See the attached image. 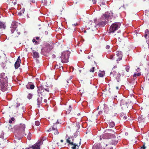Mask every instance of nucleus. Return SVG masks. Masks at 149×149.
<instances>
[{"label": "nucleus", "instance_id": "f257e3e1", "mask_svg": "<svg viewBox=\"0 0 149 149\" xmlns=\"http://www.w3.org/2000/svg\"><path fill=\"white\" fill-rule=\"evenodd\" d=\"M52 88V86L51 85L48 86L41 85L38 87L37 95L38 97L37 99V105L38 107H40L42 101V98L40 96L44 97L48 95L51 92Z\"/></svg>", "mask_w": 149, "mask_h": 149}, {"label": "nucleus", "instance_id": "f03ea898", "mask_svg": "<svg viewBox=\"0 0 149 149\" xmlns=\"http://www.w3.org/2000/svg\"><path fill=\"white\" fill-rule=\"evenodd\" d=\"M110 13H106L104 14H103V15L101 16L100 20L102 21V22H99L98 23V24L100 26H104L106 24L109 23L111 22L110 19H111V14Z\"/></svg>", "mask_w": 149, "mask_h": 149}, {"label": "nucleus", "instance_id": "7ed1b4c3", "mask_svg": "<svg viewBox=\"0 0 149 149\" xmlns=\"http://www.w3.org/2000/svg\"><path fill=\"white\" fill-rule=\"evenodd\" d=\"M26 128V126L25 124L21 123L18 125H15L14 127V129L18 133L20 136H26L27 134L25 133V130Z\"/></svg>", "mask_w": 149, "mask_h": 149}, {"label": "nucleus", "instance_id": "20e7f679", "mask_svg": "<svg viewBox=\"0 0 149 149\" xmlns=\"http://www.w3.org/2000/svg\"><path fill=\"white\" fill-rule=\"evenodd\" d=\"M19 24L20 25V24L15 21H14L12 22L11 26V31L12 33H14V34L12 36L15 37H18V35L20 34V32L19 31H18L17 29L16 31H15V30L17 28Z\"/></svg>", "mask_w": 149, "mask_h": 149}, {"label": "nucleus", "instance_id": "39448f33", "mask_svg": "<svg viewBox=\"0 0 149 149\" xmlns=\"http://www.w3.org/2000/svg\"><path fill=\"white\" fill-rule=\"evenodd\" d=\"M123 56L122 53L121 51H117L115 55H111L109 58L110 59L116 61L117 63H119V61L122 59Z\"/></svg>", "mask_w": 149, "mask_h": 149}, {"label": "nucleus", "instance_id": "423d86ee", "mask_svg": "<svg viewBox=\"0 0 149 149\" xmlns=\"http://www.w3.org/2000/svg\"><path fill=\"white\" fill-rule=\"evenodd\" d=\"M110 76L112 77L115 78L117 80V81L119 82L120 74L115 68H113L110 73Z\"/></svg>", "mask_w": 149, "mask_h": 149}, {"label": "nucleus", "instance_id": "0eeeda50", "mask_svg": "<svg viewBox=\"0 0 149 149\" xmlns=\"http://www.w3.org/2000/svg\"><path fill=\"white\" fill-rule=\"evenodd\" d=\"M69 55V54L68 52L62 53L61 56L60 57L61 62L63 63H67L68 61Z\"/></svg>", "mask_w": 149, "mask_h": 149}, {"label": "nucleus", "instance_id": "6e6552de", "mask_svg": "<svg viewBox=\"0 0 149 149\" xmlns=\"http://www.w3.org/2000/svg\"><path fill=\"white\" fill-rule=\"evenodd\" d=\"M22 108V107L20 106V104L17 103L15 104L14 105H13L11 107H10V108L11 109L12 112L14 113H17L18 112V110L22 111L21 110Z\"/></svg>", "mask_w": 149, "mask_h": 149}, {"label": "nucleus", "instance_id": "1a4fd4ad", "mask_svg": "<svg viewBox=\"0 0 149 149\" xmlns=\"http://www.w3.org/2000/svg\"><path fill=\"white\" fill-rule=\"evenodd\" d=\"M120 23L119 22H115L110 27V33L114 32L120 27Z\"/></svg>", "mask_w": 149, "mask_h": 149}, {"label": "nucleus", "instance_id": "9d476101", "mask_svg": "<svg viewBox=\"0 0 149 149\" xmlns=\"http://www.w3.org/2000/svg\"><path fill=\"white\" fill-rule=\"evenodd\" d=\"M1 83L0 84V89L2 91L4 92L7 90V81H0Z\"/></svg>", "mask_w": 149, "mask_h": 149}, {"label": "nucleus", "instance_id": "9b49d317", "mask_svg": "<svg viewBox=\"0 0 149 149\" xmlns=\"http://www.w3.org/2000/svg\"><path fill=\"white\" fill-rule=\"evenodd\" d=\"M56 124H54L53 126L52 127L50 128L47 131L48 132H52V133L54 134L55 135H57L58 134V132L57 129V128L55 126Z\"/></svg>", "mask_w": 149, "mask_h": 149}, {"label": "nucleus", "instance_id": "f8f14e48", "mask_svg": "<svg viewBox=\"0 0 149 149\" xmlns=\"http://www.w3.org/2000/svg\"><path fill=\"white\" fill-rule=\"evenodd\" d=\"M41 141L36 143L31 147L26 148L25 149H40V145Z\"/></svg>", "mask_w": 149, "mask_h": 149}, {"label": "nucleus", "instance_id": "ddd939ff", "mask_svg": "<svg viewBox=\"0 0 149 149\" xmlns=\"http://www.w3.org/2000/svg\"><path fill=\"white\" fill-rule=\"evenodd\" d=\"M7 80L6 75L4 73H1L0 75V81H7Z\"/></svg>", "mask_w": 149, "mask_h": 149}, {"label": "nucleus", "instance_id": "4468645a", "mask_svg": "<svg viewBox=\"0 0 149 149\" xmlns=\"http://www.w3.org/2000/svg\"><path fill=\"white\" fill-rule=\"evenodd\" d=\"M36 15V13L33 11L29 10L28 12L27 15V17L28 18H33Z\"/></svg>", "mask_w": 149, "mask_h": 149}, {"label": "nucleus", "instance_id": "2eb2a0df", "mask_svg": "<svg viewBox=\"0 0 149 149\" xmlns=\"http://www.w3.org/2000/svg\"><path fill=\"white\" fill-rule=\"evenodd\" d=\"M74 140V138L73 136L68 137L66 139V142L69 145L72 146L73 145V141Z\"/></svg>", "mask_w": 149, "mask_h": 149}, {"label": "nucleus", "instance_id": "dca6fc26", "mask_svg": "<svg viewBox=\"0 0 149 149\" xmlns=\"http://www.w3.org/2000/svg\"><path fill=\"white\" fill-rule=\"evenodd\" d=\"M117 143V141H115L114 142H112L110 144H106L104 147V149H113V147L111 146V144H116Z\"/></svg>", "mask_w": 149, "mask_h": 149}, {"label": "nucleus", "instance_id": "f3484780", "mask_svg": "<svg viewBox=\"0 0 149 149\" xmlns=\"http://www.w3.org/2000/svg\"><path fill=\"white\" fill-rule=\"evenodd\" d=\"M21 63V59L19 56L15 64V69H17Z\"/></svg>", "mask_w": 149, "mask_h": 149}, {"label": "nucleus", "instance_id": "a211bd4d", "mask_svg": "<svg viewBox=\"0 0 149 149\" xmlns=\"http://www.w3.org/2000/svg\"><path fill=\"white\" fill-rule=\"evenodd\" d=\"M111 134H112L107 132L103 134V137L105 139H108L111 138Z\"/></svg>", "mask_w": 149, "mask_h": 149}, {"label": "nucleus", "instance_id": "6ab92c4d", "mask_svg": "<svg viewBox=\"0 0 149 149\" xmlns=\"http://www.w3.org/2000/svg\"><path fill=\"white\" fill-rule=\"evenodd\" d=\"M46 48H48V49L45 50V52H48L52 50V47L49 44H47L46 45L45 47H44V49H46Z\"/></svg>", "mask_w": 149, "mask_h": 149}, {"label": "nucleus", "instance_id": "aec40b11", "mask_svg": "<svg viewBox=\"0 0 149 149\" xmlns=\"http://www.w3.org/2000/svg\"><path fill=\"white\" fill-rule=\"evenodd\" d=\"M77 25V23H75L74 24H72V25L71 26H70V27H69L68 29V31H70L71 28L72 29V31H74L75 29V27Z\"/></svg>", "mask_w": 149, "mask_h": 149}, {"label": "nucleus", "instance_id": "412c9836", "mask_svg": "<svg viewBox=\"0 0 149 149\" xmlns=\"http://www.w3.org/2000/svg\"><path fill=\"white\" fill-rule=\"evenodd\" d=\"M32 53L33 54V57L34 58H38L39 57V54L38 53L35 51L33 50L32 51Z\"/></svg>", "mask_w": 149, "mask_h": 149}, {"label": "nucleus", "instance_id": "4be33fe9", "mask_svg": "<svg viewBox=\"0 0 149 149\" xmlns=\"http://www.w3.org/2000/svg\"><path fill=\"white\" fill-rule=\"evenodd\" d=\"M120 105L122 108H125L126 107H127V104L125 102H124V100H122L120 101Z\"/></svg>", "mask_w": 149, "mask_h": 149}, {"label": "nucleus", "instance_id": "5701e85b", "mask_svg": "<svg viewBox=\"0 0 149 149\" xmlns=\"http://www.w3.org/2000/svg\"><path fill=\"white\" fill-rule=\"evenodd\" d=\"M79 140L80 141L79 145H78V144H76L75 143H73V146L72 147V149H78V148L79 146H80L81 144V139H80Z\"/></svg>", "mask_w": 149, "mask_h": 149}, {"label": "nucleus", "instance_id": "b1692460", "mask_svg": "<svg viewBox=\"0 0 149 149\" xmlns=\"http://www.w3.org/2000/svg\"><path fill=\"white\" fill-rule=\"evenodd\" d=\"M26 87L29 89L30 88L31 89H33L34 88L35 86L33 84H29L28 85H27L26 86Z\"/></svg>", "mask_w": 149, "mask_h": 149}, {"label": "nucleus", "instance_id": "393cba45", "mask_svg": "<svg viewBox=\"0 0 149 149\" xmlns=\"http://www.w3.org/2000/svg\"><path fill=\"white\" fill-rule=\"evenodd\" d=\"M141 75V73L140 72L138 73L137 74H134L133 75V80H134L137 76H139Z\"/></svg>", "mask_w": 149, "mask_h": 149}, {"label": "nucleus", "instance_id": "a878e982", "mask_svg": "<svg viewBox=\"0 0 149 149\" xmlns=\"http://www.w3.org/2000/svg\"><path fill=\"white\" fill-rule=\"evenodd\" d=\"M27 133L28 134V135L27 136V138L28 140H30L31 139V134L30 133V132L29 131H27Z\"/></svg>", "mask_w": 149, "mask_h": 149}, {"label": "nucleus", "instance_id": "bb28decb", "mask_svg": "<svg viewBox=\"0 0 149 149\" xmlns=\"http://www.w3.org/2000/svg\"><path fill=\"white\" fill-rule=\"evenodd\" d=\"M5 24L3 22L0 21V28H3L5 29Z\"/></svg>", "mask_w": 149, "mask_h": 149}, {"label": "nucleus", "instance_id": "cd10ccee", "mask_svg": "<svg viewBox=\"0 0 149 149\" xmlns=\"http://www.w3.org/2000/svg\"><path fill=\"white\" fill-rule=\"evenodd\" d=\"M105 74L104 71H102L101 72L98 74V76L100 77H103Z\"/></svg>", "mask_w": 149, "mask_h": 149}, {"label": "nucleus", "instance_id": "c85d7f7f", "mask_svg": "<svg viewBox=\"0 0 149 149\" xmlns=\"http://www.w3.org/2000/svg\"><path fill=\"white\" fill-rule=\"evenodd\" d=\"M109 126L111 127H114L115 126V123L113 122H111L109 123Z\"/></svg>", "mask_w": 149, "mask_h": 149}, {"label": "nucleus", "instance_id": "c756f323", "mask_svg": "<svg viewBox=\"0 0 149 149\" xmlns=\"http://www.w3.org/2000/svg\"><path fill=\"white\" fill-rule=\"evenodd\" d=\"M105 132H108L111 133V134H113V133H114V131L113 130H112L110 129L106 130Z\"/></svg>", "mask_w": 149, "mask_h": 149}, {"label": "nucleus", "instance_id": "7c9ffc66", "mask_svg": "<svg viewBox=\"0 0 149 149\" xmlns=\"http://www.w3.org/2000/svg\"><path fill=\"white\" fill-rule=\"evenodd\" d=\"M125 69L126 70V71L127 72H128L130 71V66L125 65Z\"/></svg>", "mask_w": 149, "mask_h": 149}, {"label": "nucleus", "instance_id": "2f4dec72", "mask_svg": "<svg viewBox=\"0 0 149 149\" xmlns=\"http://www.w3.org/2000/svg\"><path fill=\"white\" fill-rule=\"evenodd\" d=\"M42 1L43 5L46 6L47 5V0H42Z\"/></svg>", "mask_w": 149, "mask_h": 149}, {"label": "nucleus", "instance_id": "473e14b6", "mask_svg": "<svg viewBox=\"0 0 149 149\" xmlns=\"http://www.w3.org/2000/svg\"><path fill=\"white\" fill-rule=\"evenodd\" d=\"M32 96H33V95L32 94H31V93H29L27 96V98L28 99L30 100V99H31L32 98Z\"/></svg>", "mask_w": 149, "mask_h": 149}, {"label": "nucleus", "instance_id": "72a5a7b5", "mask_svg": "<svg viewBox=\"0 0 149 149\" xmlns=\"http://www.w3.org/2000/svg\"><path fill=\"white\" fill-rule=\"evenodd\" d=\"M61 68L62 69L63 68V67L60 65H56L55 67V68L56 69H59Z\"/></svg>", "mask_w": 149, "mask_h": 149}, {"label": "nucleus", "instance_id": "f704fd0d", "mask_svg": "<svg viewBox=\"0 0 149 149\" xmlns=\"http://www.w3.org/2000/svg\"><path fill=\"white\" fill-rule=\"evenodd\" d=\"M95 71V67H92L90 70V72H94Z\"/></svg>", "mask_w": 149, "mask_h": 149}, {"label": "nucleus", "instance_id": "c9c22d12", "mask_svg": "<svg viewBox=\"0 0 149 149\" xmlns=\"http://www.w3.org/2000/svg\"><path fill=\"white\" fill-rule=\"evenodd\" d=\"M35 124L36 126H38L40 125V122L38 121H36L35 122Z\"/></svg>", "mask_w": 149, "mask_h": 149}, {"label": "nucleus", "instance_id": "e433bc0d", "mask_svg": "<svg viewBox=\"0 0 149 149\" xmlns=\"http://www.w3.org/2000/svg\"><path fill=\"white\" fill-rule=\"evenodd\" d=\"M142 116H139L138 118V120L139 121H141L142 120H143V119L142 118Z\"/></svg>", "mask_w": 149, "mask_h": 149}, {"label": "nucleus", "instance_id": "4c0bfd02", "mask_svg": "<svg viewBox=\"0 0 149 149\" xmlns=\"http://www.w3.org/2000/svg\"><path fill=\"white\" fill-rule=\"evenodd\" d=\"M71 110H72V108H71V107L70 106L69 107L68 109V111L69 112H70L71 111Z\"/></svg>", "mask_w": 149, "mask_h": 149}, {"label": "nucleus", "instance_id": "58836bf2", "mask_svg": "<svg viewBox=\"0 0 149 149\" xmlns=\"http://www.w3.org/2000/svg\"><path fill=\"white\" fill-rule=\"evenodd\" d=\"M60 122H61V120L60 119H58V120H57V122L55 124H59L60 123H61Z\"/></svg>", "mask_w": 149, "mask_h": 149}, {"label": "nucleus", "instance_id": "ea45409f", "mask_svg": "<svg viewBox=\"0 0 149 149\" xmlns=\"http://www.w3.org/2000/svg\"><path fill=\"white\" fill-rule=\"evenodd\" d=\"M71 79H72V77H70L69 78V79H68L66 81H67V83H69V81H70Z\"/></svg>", "mask_w": 149, "mask_h": 149}, {"label": "nucleus", "instance_id": "a19ab883", "mask_svg": "<svg viewBox=\"0 0 149 149\" xmlns=\"http://www.w3.org/2000/svg\"><path fill=\"white\" fill-rule=\"evenodd\" d=\"M105 2H102V4H100V5L101 6H102L103 5H105Z\"/></svg>", "mask_w": 149, "mask_h": 149}, {"label": "nucleus", "instance_id": "79ce46f5", "mask_svg": "<svg viewBox=\"0 0 149 149\" xmlns=\"http://www.w3.org/2000/svg\"><path fill=\"white\" fill-rule=\"evenodd\" d=\"M146 147L144 145H143V146L141 148V149H145Z\"/></svg>", "mask_w": 149, "mask_h": 149}, {"label": "nucleus", "instance_id": "37998d69", "mask_svg": "<svg viewBox=\"0 0 149 149\" xmlns=\"http://www.w3.org/2000/svg\"><path fill=\"white\" fill-rule=\"evenodd\" d=\"M92 57H93V56H91V57L89 56H88V58L89 59H92Z\"/></svg>", "mask_w": 149, "mask_h": 149}, {"label": "nucleus", "instance_id": "c03bdc74", "mask_svg": "<svg viewBox=\"0 0 149 149\" xmlns=\"http://www.w3.org/2000/svg\"><path fill=\"white\" fill-rule=\"evenodd\" d=\"M106 48L107 49H108L110 48V46L109 45H107L106 46Z\"/></svg>", "mask_w": 149, "mask_h": 149}, {"label": "nucleus", "instance_id": "a18cd8bd", "mask_svg": "<svg viewBox=\"0 0 149 149\" xmlns=\"http://www.w3.org/2000/svg\"><path fill=\"white\" fill-rule=\"evenodd\" d=\"M32 41L33 42H35V43H37V41H36V40L35 39H33L32 40Z\"/></svg>", "mask_w": 149, "mask_h": 149}, {"label": "nucleus", "instance_id": "49530a36", "mask_svg": "<svg viewBox=\"0 0 149 149\" xmlns=\"http://www.w3.org/2000/svg\"><path fill=\"white\" fill-rule=\"evenodd\" d=\"M137 72H139L140 70V69L139 68H138L136 70Z\"/></svg>", "mask_w": 149, "mask_h": 149}, {"label": "nucleus", "instance_id": "de8ad7c7", "mask_svg": "<svg viewBox=\"0 0 149 149\" xmlns=\"http://www.w3.org/2000/svg\"><path fill=\"white\" fill-rule=\"evenodd\" d=\"M15 120V118L13 117H12L11 118V120L12 121H13Z\"/></svg>", "mask_w": 149, "mask_h": 149}, {"label": "nucleus", "instance_id": "09e8293b", "mask_svg": "<svg viewBox=\"0 0 149 149\" xmlns=\"http://www.w3.org/2000/svg\"><path fill=\"white\" fill-rule=\"evenodd\" d=\"M118 40L119 41H121L122 39L120 38V37H118Z\"/></svg>", "mask_w": 149, "mask_h": 149}, {"label": "nucleus", "instance_id": "8fccbe9b", "mask_svg": "<svg viewBox=\"0 0 149 149\" xmlns=\"http://www.w3.org/2000/svg\"><path fill=\"white\" fill-rule=\"evenodd\" d=\"M93 4H95L96 3V1L95 0H94L93 1Z\"/></svg>", "mask_w": 149, "mask_h": 149}, {"label": "nucleus", "instance_id": "3c124183", "mask_svg": "<svg viewBox=\"0 0 149 149\" xmlns=\"http://www.w3.org/2000/svg\"><path fill=\"white\" fill-rule=\"evenodd\" d=\"M44 102H45V103H46L47 102V99H44Z\"/></svg>", "mask_w": 149, "mask_h": 149}, {"label": "nucleus", "instance_id": "603ef678", "mask_svg": "<svg viewBox=\"0 0 149 149\" xmlns=\"http://www.w3.org/2000/svg\"><path fill=\"white\" fill-rule=\"evenodd\" d=\"M47 49H48V48H46V49H44V47L43 48V49H42V50H44V51H45V50H47Z\"/></svg>", "mask_w": 149, "mask_h": 149}, {"label": "nucleus", "instance_id": "864d4df0", "mask_svg": "<svg viewBox=\"0 0 149 149\" xmlns=\"http://www.w3.org/2000/svg\"><path fill=\"white\" fill-rule=\"evenodd\" d=\"M47 49H48V48H46V49H44V47L43 48V49H42V50H44V51H45V50H47Z\"/></svg>", "mask_w": 149, "mask_h": 149}, {"label": "nucleus", "instance_id": "5fc2aeb1", "mask_svg": "<svg viewBox=\"0 0 149 149\" xmlns=\"http://www.w3.org/2000/svg\"><path fill=\"white\" fill-rule=\"evenodd\" d=\"M9 123H12V121L11 120H9Z\"/></svg>", "mask_w": 149, "mask_h": 149}, {"label": "nucleus", "instance_id": "6e6d98bb", "mask_svg": "<svg viewBox=\"0 0 149 149\" xmlns=\"http://www.w3.org/2000/svg\"><path fill=\"white\" fill-rule=\"evenodd\" d=\"M111 135H112V136L113 137H115V138H116V137H115V135L114 134H112Z\"/></svg>", "mask_w": 149, "mask_h": 149}, {"label": "nucleus", "instance_id": "4d7b16f0", "mask_svg": "<svg viewBox=\"0 0 149 149\" xmlns=\"http://www.w3.org/2000/svg\"><path fill=\"white\" fill-rule=\"evenodd\" d=\"M102 111H99V113H98V114H101V113H102Z\"/></svg>", "mask_w": 149, "mask_h": 149}, {"label": "nucleus", "instance_id": "13d9d810", "mask_svg": "<svg viewBox=\"0 0 149 149\" xmlns=\"http://www.w3.org/2000/svg\"><path fill=\"white\" fill-rule=\"evenodd\" d=\"M39 38V37H36V39L37 40H38Z\"/></svg>", "mask_w": 149, "mask_h": 149}, {"label": "nucleus", "instance_id": "bf43d9fd", "mask_svg": "<svg viewBox=\"0 0 149 149\" xmlns=\"http://www.w3.org/2000/svg\"><path fill=\"white\" fill-rule=\"evenodd\" d=\"M61 142H63V140H61Z\"/></svg>", "mask_w": 149, "mask_h": 149}, {"label": "nucleus", "instance_id": "052dcab7", "mask_svg": "<svg viewBox=\"0 0 149 149\" xmlns=\"http://www.w3.org/2000/svg\"><path fill=\"white\" fill-rule=\"evenodd\" d=\"M72 29L71 28L70 31H70V32H73V31H72Z\"/></svg>", "mask_w": 149, "mask_h": 149}, {"label": "nucleus", "instance_id": "680f3d73", "mask_svg": "<svg viewBox=\"0 0 149 149\" xmlns=\"http://www.w3.org/2000/svg\"><path fill=\"white\" fill-rule=\"evenodd\" d=\"M116 88L117 89H118V87H116Z\"/></svg>", "mask_w": 149, "mask_h": 149}, {"label": "nucleus", "instance_id": "e2e57ef3", "mask_svg": "<svg viewBox=\"0 0 149 149\" xmlns=\"http://www.w3.org/2000/svg\"><path fill=\"white\" fill-rule=\"evenodd\" d=\"M22 12H23V13H24V10H22Z\"/></svg>", "mask_w": 149, "mask_h": 149}, {"label": "nucleus", "instance_id": "0e129e2a", "mask_svg": "<svg viewBox=\"0 0 149 149\" xmlns=\"http://www.w3.org/2000/svg\"><path fill=\"white\" fill-rule=\"evenodd\" d=\"M126 134H127V135L128 134V133H127L126 134V133H125V135H126Z\"/></svg>", "mask_w": 149, "mask_h": 149}, {"label": "nucleus", "instance_id": "69168bd1", "mask_svg": "<svg viewBox=\"0 0 149 149\" xmlns=\"http://www.w3.org/2000/svg\"><path fill=\"white\" fill-rule=\"evenodd\" d=\"M126 134H127V135L128 134V133H127L126 134V133H125V135H126Z\"/></svg>", "mask_w": 149, "mask_h": 149}, {"label": "nucleus", "instance_id": "338daca9", "mask_svg": "<svg viewBox=\"0 0 149 149\" xmlns=\"http://www.w3.org/2000/svg\"><path fill=\"white\" fill-rule=\"evenodd\" d=\"M126 134H127V135L128 134V133H127L126 134V133H125V135H126Z\"/></svg>", "mask_w": 149, "mask_h": 149}, {"label": "nucleus", "instance_id": "774afa93", "mask_svg": "<svg viewBox=\"0 0 149 149\" xmlns=\"http://www.w3.org/2000/svg\"><path fill=\"white\" fill-rule=\"evenodd\" d=\"M80 114V113H79L78 114V115H79Z\"/></svg>", "mask_w": 149, "mask_h": 149}]
</instances>
